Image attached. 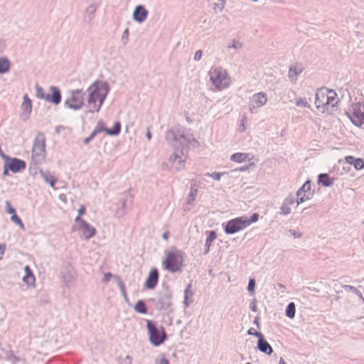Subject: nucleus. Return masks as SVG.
Here are the masks:
<instances>
[{"label": "nucleus", "mask_w": 364, "mask_h": 364, "mask_svg": "<svg viewBox=\"0 0 364 364\" xmlns=\"http://www.w3.org/2000/svg\"><path fill=\"white\" fill-rule=\"evenodd\" d=\"M267 101V94L262 92L255 94L250 99L249 111L252 114L257 112L259 108L266 104Z\"/></svg>", "instance_id": "nucleus-11"}, {"label": "nucleus", "mask_w": 364, "mask_h": 364, "mask_svg": "<svg viewBox=\"0 0 364 364\" xmlns=\"http://www.w3.org/2000/svg\"><path fill=\"white\" fill-rule=\"evenodd\" d=\"M50 91L51 93L46 95V101L55 105H59L62 99L60 90L58 87L51 86Z\"/></svg>", "instance_id": "nucleus-20"}, {"label": "nucleus", "mask_w": 364, "mask_h": 364, "mask_svg": "<svg viewBox=\"0 0 364 364\" xmlns=\"http://www.w3.org/2000/svg\"><path fill=\"white\" fill-rule=\"evenodd\" d=\"M184 255L182 251L176 249L174 251H167L162 263L164 269L171 273L182 272Z\"/></svg>", "instance_id": "nucleus-2"}, {"label": "nucleus", "mask_w": 364, "mask_h": 364, "mask_svg": "<svg viewBox=\"0 0 364 364\" xmlns=\"http://www.w3.org/2000/svg\"><path fill=\"white\" fill-rule=\"evenodd\" d=\"M99 91V104L97 105V112L100 111L109 91V86L107 82L98 80Z\"/></svg>", "instance_id": "nucleus-18"}, {"label": "nucleus", "mask_w": 364, "mask_h": 364, "mask_svg": "<svg viewBox=\"0 0 364 364\" xmlns=\"http://www.w3.org/2000/svg\"><path fill=\"white\" fill-rule=\"evenodd\" d=\"M11 67L10 60L6 57L0 58V74L8 73Z\"/></svg>", "instance_id": "nucleus-35"}, {"label": "nucleus", "mask_w": 364, "mask_h": 364, "mask_svg": "<svg viewBox=\"0 0 364 364\" xmlns=\"http://www.w3.org/2000/svg\"><path fill=\"white\" fill-rule=\"evenodd\" d=\"M250 154L247 153L237 152L231 155L230 160L237 163H242L250 161Z\"/></svg>", "instance_id": "nucleus-33"}, {"label": "nucleus", "mask_w": 364, "mask_h": 364, "mask_svg": "<svg viewBox=\"0 0 364 364\" xmlns=\"http://www.w3.org/2000/svg\"><path fill=\"white\" fill-rule=\"evenodd\" d=\"M206 234L208 235L205 242L207 245H212L213 240H215L217 237V233L215 230L207 231Z\"/></svg>", "instance_id": "nucleus-44"}, {"label": "nucleus", "mask_w": 364, "mask_h": 364, "mask_svg": "<svg viewBox=\"0 0 364 364\" xmlns=\"http://www.w3.org/2000/svg\"><path fill=\"white\" fill-rule=\"evenodd\" d=\"M345 160L349 165L353 166L354 168L357 171L363 170L364 168L363 159L355 158L353 156H346L345 157Z\"/></svg>", "instance_id": "nucleus-23"}, {"label": "nucleus", "mask_w": 364, "mask_h": 364, "mask_svg": "<svg viewBox=\"0 0 364 364\" xmlns=\"http://www.w3.org/2000/svg\"><path fill=\"white\" fill-rule=\"evenodd\" d=\"M198 191V184L196 181H192L190 187V193L186 198L187 204H192L196 200V196Z\"/></svg>", "instance_id": "nucleus-30"}, {"label": "nucleus", "mask_w": 364, "mask_h": 364, "mask_svg": "<svg viewBox=\"0 0 364 364\" xmlns=\"http://www.w3.org/2000/svg\"><path fill=\"white\" fill-rule=\"evenodd\" d=\"M343 287L346 291H350L354 294H357V296L362 300L363 303L364 304V297L363 296L362 293L356 287L348 284L344 285Z\"/></svg>", "instance_id": "nucleus-40"}, {"label": "nucleus", "mask_w": 364, "mask_h": 364, "mask_svg": "<svg viewBox=\"0 0 364 364\" xmlns=\"http://www.w3.org/2000/svg\"><path fill=\"white\" fill-rule=\"evenodd\" d=\"M10 171V169L6 166V164L4 162V171H3V176H6L9 175V172Z\"/></svg>", "instance_id": "nucleus-63"}, {"label": "nucleus", "mask_w": 364, "mask_h": 364, "mask_svg": "<svg viewBox=\"0 0 364 364\" xmlns=\"http://www.w3.org/2000/svg\"><path fill=\"white\" fill-rule=\"evenodd\" d=\"M327 97L326 98L325 105H328V109L329 106L334 107L339 102V100H336L337 94L333 90H329L326 88Z\"/></svg>", "instance_id": "nucleus-28"}, {"label": "nucleus", "mask_w": 364, "mask_h": 364, "mask_svg": "<svg viewBox=\"0 0 364 364\" xmlns=\"http://www.w3.org/2000/svg\"><path fill=\"white\" fill-rule=\"evenodd\" d=\"M284 202L285 203H287V205H289V206L292 205L294 204V203L296 202L295 200V198L293 196H291L289 195V196H287L284 200Z\"/></svg>", "instance_id": "nucleus-56"}, {"label": "nucleus", "mask_w": 364, "mask_h": 364, "mask_svg": "<svg viewBox=\"0 0 364 364\" xmlns=\"http://www.w3.org/2000/svg\"><path fill=\"white\" fill-rule=\"evenodd\" d=\"M6 211L11 214V215H14V213H16L15 208L11 205V203L9 201H6Z\"/></svg>", "instance_id": "nucleus-54"}, {"label": "nucleus", "mask_w": 364, "mask_h": 364, "mask_svg": "<svg viewBox=\"0 0 364 364\" xmlns=\"http://www.w3.org/2000/svg\"><path fill=\"white\" fill-rule=\"evenodd\" d=\"M193 295L192 284L190 283L186 287L184 290L183 304L186 307H188L193 302V299H191Z\"/></svg>", "instance_id": "nucleus-31"}, {"label": "nucleus", "mask_w": 364, "mask_h": 364, "mask_svg": "<svg viewBox=\"0 0 364 364\" xmlns=\"http://www.w3.org/2000/svg\"><path fill=\"white\" fill-rule=\"evenodd\" d=\"M225 172H213V173H205V176L212 178L213 180L215 181H220L221 178V176L224 175Z\"/></svg>", "instance_id": "nucleus-46"}, {"label": "nucleus", "mask_w": 364, "mask_h": 364, "mask_svg": "<svg viewBox=\"0 0 364 364\" xmlns=\"http://www.w3.org/2000/svg\"><path fill=\"white\" fill-rule=\"evenodd\" d=\"M114 276L111 272H107L104 274L102 282L107 283Z\"/></svg>", "instance_id": "nucleus-57"}, {"label": "nucleus", "mask_w": 364, "mask_h": 364, "mask_svg": "<svg viewBox=\"0 0 364 364\" xmlns=\"http://www.w3.org/2000/svg\"><path fill=\"white\" fill-rule=\"evenodd\" d=\"M21 109L22 112L20 114V118L22 121L26 122L28 119L32 110V102L27 94L23 95Z\"/></svg>", "instance_id": "nucleus-16"}, {"label": "nucleus", "mask_w": 364, "mask_h": 364, "mask_svg": "<svg viewBox=\"0 0 364 364\" xmlns=\"http://www.w3.org/2000/svg\"><path fill=\"white\" fill-rule=\"evenodd\" d=\"M165 139L175 149H180L181 154L187 151L188 144L191 143L190 138L185 135V130L182 127H173L168 129L166 132Z\"/></svg>", "instance_id": "nucleus-1"}, {"label": "nucleus", "mask_w": 364, "mask_h": 364, "mask_svg": "<svg viewBox=\"0 0 364 364\" xmlns=\"http://www.w3.org/2000/svg\"><path fill=\"white\" fill-rule=\"evenodd\" d=\"M223 230L227 235H233L244 230L246 226L243 221V217H237L228 220L223 224Z\"/></svg>", "instance_id": "nucleus-9"}, {"label": "nucleus", "mask_w": 364, "mask_h": 364, "mask_svg": "<svg viewBox=\"0 0 364 364\" xmlns=\"http://www.w3.org/2000/svg\"><path fill=\"white\" fill-rule=\"evenodd\" d=\"M361 106H363L364 107V105H362L360 102L353 105V115L346 112L351 122L358 127H361L364 122V112L361 111Z\"/></svg>", "instance_id": "nucleus-12"}, {"label": "nucleus", "mask_w": 364, "mask_h": 364, "mask_svg": "<svg viewBox=\"0 0 364 364\" xmlns=\"http://www.w3.org/2000/svg\"><path fill=\"white\" fill-rule=\"evenodd\" d=\"M280 214L287 215L291 213V208L289 205L285 203L284 201L280 207Z\"/></svg>", "instance_id": "nucleus-47"}, {"label": "nucleus", "mask_w": 364, "mask_h": 364, "mask_svg": "<svg viewBox=\"0 0 364 364\" xmlns=\"http://www.w3.org/2000/svg\"><path fill=\"white\" fill-rule=\"evenodd\" d=\"M124 364H132V358L129 355H126L124 360Z\"/></svg>", "instance_id": "nucleus-62"}, {"label": "nucleus", "mask_w": 364, "mask_h": 364, "mask_svg": "<svg viewBox=\"0 0 364 364\" xmlns=\"http://www.w3.org/2000/svg\"><path fill=\"white\" fill-rule=\"evenodd\" d=\"M155 364H170L169 360L166 358L164 353L160 355V357L155 359Z\"/></svg>", "instance_id": "nucleus-48"}, {"label": "nucleus", "mask_w": 364, "mask_h": 364, "mask_svg": "<svg viewBox=\"0 0 364 364\" xmlns=\"http://www.w3.org/2000/svg\"><path fill=\"white\" fill-rule=\"evenodd\" d=\"M327 97L326 88L318 89L316 92L315 105L316 108L322 113H328V105H325Z\"/></svg>", "instance_id": "nucleus-15"}, {"label": "nucleus", "mask_w": 364, "mask_h": 364, "mask_svg": "<svg viewBox=\"0 0 364 364\" xmlns=\"http://www.w3.org/2000/svg\"><path fill=\"white\" fill-rule=\"evenodd\" d=\"M296 105L299 107H304L307 108L310 107V105L306 102V100L302 98H299V100H297L296 102Z\"/></svg>", "instance_id": "nucleus-53"}, {"label": "nucleus", "mask_w": 364, "mask_h": 364, "mask_svg": "<svg viewBox=\"0 0 364 364\" xmlns=\"http://www.w3.org/2000/svg\"><path fill=\"white\" fill-rule=\"evenodd\" d=\"M296 314V306L294 302L287 304L285 309V315L289 318H294Z\"/></svg>", "instance_id": "nucleus-38"}, {"label": "nucleus", "mask_w": 364, "mask_h": 364, "mask_svg": "<svg viewBox=\"0 0 364 364\" xmlns=\"http://www.w3.org/2000/svg\"><path fill=\"white\" fill-rule=\"evenodd\" d=\"M250 309L251 311L256 312L257 311V300L256 299H253L250 304Z\"/></svg>", "instance_id": "nucleus-58"}, {"label": "nucleus", "mask_w": 364, "mask_h": 364, "mask_svg": "<svg viewBox=\"0 0 364 364\" xmlns=\"http://www.w3.org/2000/svg\"><path fill=\"white\" fill-rule=\"evenodd\" d=\"M173 294L168 287L159 291L156 299H152L155 302V306L160 311H168L172 306Z\"/></svg>", "instance_id": "nucleus-5"}, {"label": "nucleus", "mask_w": 364, "mask_h": 364, "mask_svg": "<svg viewBox=\"0 0 364 364\" xmlns=\"http://www.w3.org/2000/svg\"><path fill=\"white\" fill-rule=\"evenodd\" d=\"M296 197H297V198L296 200V206H298L300 203H304V202L306 201L307 200H309L312 196H311L309 195L304 194V195H301V196H296Z\"/></svg>", "instance_id": "nucleus-51"}, {"label": "nucleus", "mask_w": 364, "mask_h": 364, "mask_svg": "<svg viewBox=\"0 0 364 364\" xmlns=\"http://www.w3.org/2000/svg\"><path fill=\"white\" fill-rule=\"evenodd\" d=\"M309 195L311 196H313L314 193L311 192V181L307 180L306 182L303 184V186L299 188V190L296 191V196H299L301 195Z\"/></svg>", "instance_id": "nucleus-34"}, {"label": "nucleus", "mask_w": 364, "mask_h": 364, "mask_svg": "<svg viewBox=\"0 0 364 364\" xmlns=\"http://www.w3.org/2000/svg\"><path fill=\"white\" fill-rule=\"evenodd\" d=\"M253 323L257 326V328H260L259 317V316L255 317V318L253 320Z\"/></svg>", "instance_id": "nucleus-64"}, {"label": "nucleus", "mask_w": 364, "mask_h": 364, "mask_svg": "<svg viewBox=\"0 0 364 364\" xmlns=\"http://www.w3.org/2000/svg\"><path fill=\"white\" fill-rule=\"evenodd\" d=\"M257 348L261 353L268 355H270L273 353L272 346L267 341L264 336L258 339Z\"/></svg>", "instance_id": "nucleus-21"}, {"label": "nucleus", "mask_w": 364, "mask_h": 364, "mask_svg": "<svg viewBox=\"0 0 364 364\" xmlns=\"http://www.w3.org/2000/svg\"><path fill=\"white\" fill-rule=\"evenodd\" d=\"M190 141H191V143L188 144V146L192 145L193 147H196V148H197L200 146L199 142L195 138L190 139Z\"/></svg>", "instance_id": "nucleus-61"}, {"label": "nucleus", "mask_w": 364, "mask_h": 364, "mask_svg": "<svg viewBox=\"0 0 364 364\" xmlns=\"http://www.w3.org/2000/svg\"><path fill=\"white\" fill-rule=\"evenodd\" d=\"M95 129L98 133L105 132L109 136H117L121 132V123L119 121L115 122L112 128L109 129L105 126L102 120H99Z\"/></svg>", "instance_id": "nucleus-13"}, {"label": "nucleus", "mask_w": 364, "mask_h": 364, "mask_svg": "<svg viewBox=\"0 0 364 364\" xmlns=\"http://www.w3.org/2000/svg\"><path fill=\"white\" fill-rule=\"evenodd\" d=\"M97 6L95 4H90L85 11L83 21L87 24H90L95 16Z\"/></svg>", "instance_id": "nucleus-22"}, {"label": "nucleus", "mask_w": 364, "mask_h": 364, "mask_svg": "<svg viewBox=\"0 0 364 364\" xmlns=\"http://www.w3.org/2000/svg\"><path fill=\"white\" fill-rule=\"evenodd\" d=\"M243 217V221L245 224V226L247 227L253 223H256L259 219V214L257 213H253L250 218L246 216Z\"/></svg>", "instance_id": "nucleus-39"}, {"label": "nucleus", "mask_w": 364, "mask_h": 364, "mask_svg": "<svg viewBox=\"0 0 364 364\" xmlns=\"http://www.w3.org/2000/svg\"><path fill=\"white\" fill-rule=\"evenodd\" d=\"M114 278L116 280L120 290L125 288V284L119 275H114Z\"/></svg>", "instance_id": "nucleus-55"}, {"label": "nucleus", "mask_w": 364, "mask_h": 364, "mask_svg": "<svg viewBox=\"0 0 364 364\" xmlns=\"http://www.w3.org/2000/svg\"><path fill=\"white\" fill-rule=\"evenodd\" d=\"M81 227L82 229V232L85 239L89 240L96 235V229L93 226L90 225L87 222L82 221Z\"/></svg>", "instance_id": "nucleus-25"}, {"label": "nucleus", "mask_w": 364, "mask_h": 364, "mask_svg": "<svg viewBox=\"0 0 364 364\" xmlns=\"http://www.w3.org/2000/svg\"><path fill=\"white\" fill-rule=\"evenodd\" d=\"M100 87H98V80H96L92 85L87 89L88 92L87 103L90 107L89 110L85 112V114L97 112V98H99Z\"/></svg>", "instance_id": "nucleus-7"}, {"label": "nucleus", "mask_w": 364, "mask_h": 364, "mask_svg": "<svg viewBox=\"0 0 364 364\" xmlns=\"http://www.w3.org/2000/svg\"><path fill=\"white\" fill-rule=\"evenodd\" d=\"M133 202V196L130 193V190L123 192L117 204L114 215L118 218H121L126 214L127 205H132Z\"/></svg>", "instance_id": "nucleus-8"}, {"label": "nucleus", "mask_w": 364, "mask_h": 364, "mask_svg": "<svg viewBox=\"0 0 364 364\" xmlns=\"http://www.w3.org/2000/svg\"><path fill=\"white\" fill-rule=\"evenodd\" d=\"M35 87H36V97L38 98H39V99H42V100H46V95L47 94H45L43 87H41L38 84L36 85Z\"/></svg>", "instance_id": "nucleus-45"}, {"label": "nucleus", "mask_w": 364, "mask_h": 364, "mask_svg": "<svg viewBox=\"0 0 364 364\" xmlns=\"http://www.w3.org/2000/svg\"><path fill=\"white\" fill-rule=\"evenodd\" d=\"M39 173L46 183H48L49 186L52 188L55 186L57 182V178L53 175H52L50 171H44L42 169H40Z\"/></svg>", "instance_id": "nucleus-29"}, {"label": "nucleus", "mask_w": 364, "mask_h": 364, "mask_svg": "<svg viewBox=\"0 0 364 364\" xmlns=\"http://www.w3.org/2000/svg\"><path fill=\"white\" fill-rule=\"evenodd\" d=\"M42 164H34V161L31 159V161L29 164L28 171L29 173L33 176H35L38 173V166L41 165Z\"/></svg>", "instance_id": "nucleus-42"}, {"label": "nucleus", "mask_w": 364, "mask_h": 364, "mask_svg": "<svg viewBox=\"0 0 364 364\" xmlns=\"http://www.w3.org/2000/svg\"><path fill=\"white\" fill-rule=\"evenodd\" d=\"M134 310L141 314L148 313V309L144 300H138L134 306Z\"/></svg>", "instance_id": "nucleus-37"}, {"label": "nucleus", "mask_w": 364, "mask_h": 364, "mask_svg": "<svg viewBox=\"0 0 364 364\" xmlns=\"http://www.w3.org/2000/svg\"><path fill=\"white\" fill-rule=\"evenodd\" d=\"M11 220L17 225L21 229H24V224L21 219L18 217L16 213H14V215L11 216Z\"/></svg>", "instance_id": "nucleus-43"}, {"label": "nucleus", "mask_w": 364, "mask_h": 364, "mask_svg": "<svg viewBox=\"0 0 364 364\" xmlns=\"http://www.w3.org/2000/svg\"><path fill=\"white\" fill-rule=\"evenodd\" d=\"M334 178L330 177L328 173H323L318 176V184L321 185L323 187H331L333 186L334 182Z\"/></svg>", "instance_id": "nucleus-26"}, {"label": "nucleus", "mask_w": 364, "mask_h": 364, "mask_svg": "<svg viewBox=\"0 0 364 364\" xmlns=\"http://www.w3.org/2000/svg\"><path fill=\"white\" fill-rule=\"evenodd\" d=\"M85 92L81 89H76L70 92V97H68L64 105L71 109L78 110L84 105V95Z\"/></svg>", "instance_id": "nucleus-6"}, {"label": "nucleus", "mask_w": 364, "mask_h": 364, "mask_svg": "<svg viewBox=\"0 0 364 364\" xmlns=\"http://www.w3.org/2000/svg\"><path fill=\"white\" fill-rule=\"evenodd\" d=\"M183 154H181L180 152V149L178 148L175 149V152L173 154L171 155L168 161L171 162L172 164H174L176 162L177 159H179V166H176L177 170H181L184 168L185 166V160L182 159V156Z\"/></svg>", "instance_id": "nucleus-27"}, {"label": "nucleus", "mask_w": 364, "mask_h": 364, "mask_svg": "<svg viewBox=\"0 0 364 364\" xmlns=\"http://www.w3.org/2000/svg\"><path fill=\"white\" fill-rule=\"evenodd\" d=\"M159 277L158 269L156 268L151 269L145 281L144 287L147 289H154L158 284Z\"/></svg>", "instance_id": "nucleus-19"}, {"label": "nucleus", "mask_w": 364, "mask_h": 364, "mask_svg": "<svg viewBox=\"0 0 364 364\" xmlns=\"http://www.w3.org/2000/svg\"><path fill=\"white\" fill-rule=\"evenodd\" d=\"M4 163L9 167L10 171L14 173H19L21 171L25 170L26 168V161L16 157L6 158Z\"/></svg>", "instance_id": "nucleus-14"}, {"label": "nucleus", "mask_w": 364, "mask_h": 364, "mask_svg": "<svg viewBox=\"0 0 364 364\" xmlns=\"http://www.w3.org/2000/svg\"><path fill=\"white\" fill-rule=\"evenodd\" d=\"M302 72L301 68L291 66L289 69L288 77L291 82H295L297 80V77Z\"/></svg>", "instance_id": "nucleus-36"}, {"label": "nucleus", "mask_w": 364, "mask_h": 364, "mask_svg": "<svg viewBox=\"0 0 364 364\" xmlns=\"http://www.w3.org/2000/svg\"><path fill=\"white\" fill-rule=\"evenodd\" d=\"M247 333L248 335L254 336L257 337L258 339H259V338H262L264 336L261 332L256 331L253 328H249Z\"/></svg>", "instance_id": "nucleus-52"}, {"label": "nucleus", "mask_w": 364, "mask_h": 364, "mask_svg": "<svg viewBox=\"0 0 364 364\" xmlns=\"http://www.w3.org/2000/svg\"><path fill=\"white\" fill-rule=\"evenodd\" d=\"M255 280L254 278H250L249 279V282H248V285H247V291L251 293V294H254L255 293Z\"/></svg>", "instance_id": "nucleus-49"}, {"label": "nucleus", "mask_w": 364, "mask_h": 364, "mask_svg": "<svg viewBox=\"0 0 364 364\" xmlns=\"http://www.w3.org/2000/svg\"><path fill=\"white\" fill-rule=\"evenodd\" d=\"M289 232L294 238H300L302 236V233L299 232H296L294 230H289Z\"/></svg>", "instance_id": "nucleus-60"}, {"label": "nucleus", "mask_w": 364, "mask_h": 364, "mask_svg": "<svg viewBox=\"0 0 364 364\" xmlns=\"http://www.w3.org/2000/svg\"><path fill=\"white\" fill-rule=\"evenodd\" d=\"M149 14V11L144 5H137L133 11L132 18L138 23H141L146 21Z\"/></svg>", "instance_id": "nucleus-17"}, {"label": "nucleus", "mask_w": 364, "mask_h": 364, "mask_svg": "<svg viewBox=\"0 0 364 364\" xmlns=\"http://www.w3.org/2000/svg\"><path fill=\"white\" fill-rule=\"evenodd\" d=\"M146 328L149 341L154 346H159L167 339L168 336L162 326L158 327L156 323L151 320H146Z\"/></svg>", "instance_id": "nucleus-3"}, {"label": "nucleus", "mask_w": 364, "mask_h": 364, "mask_svg": "<svg viewBox=\"0 0 364 364\" xmlns=\"http://www.w3.org/2000/svg\"><path fill=\"white\" fill-rule=\"evenodd\" d=\"M31 159L34 164H43L46 159V137L43 132H38L33 140Z\"/></svg>", "instance_id": "nucleus-4"}, {"label": "nucleus", "mask_w": 364, "mask_h": 364, "mask_svg": "<svg viewBox=\"0 0 364 364\" xmlns=\"http://www.w3.org/2000/svg\"><path fill=\"white\" fill-rule=\"evenodd\" d=\"M25 275L23 277V282L28 287H33L35 286L36 278L29 266L26 265L24 267Z\"/></svg>", "instance_id": "nucleus-24"}, {"label": "nucleus", "mask_w": 364, "mask_h": 364, "mask_svg": "<svg viewBox=\"0 0 364 364\" xmlns=\"http://www.w3.org/2000/svg\"><path fill=\"white\" fill-rule=\"evenodd\" d=\"M6 359L9 360L12 364H16L18 363L21 359L20 358L15 355L14 352L12 350H9L6 353Z\"/></svg>", "instance_id": "nucleus-41"}, {"label": "nucleus", "mask_w": 364, "mask_h": 364, "mask_svg": "<svg viewBox=\"0 0 364 364\" xmlns=\"http://www.w3.org/2000/svg\"><path fill=\"white\" fill-rule=\"evenodd\" d=\"M129 30L128 28H127L124 32L122 33V43L124 46L127 45L129 41Z\"/></svg>", "instance_id": "nucleus-50"}, {"label": "nucleus", "mask_w": 364, "mask_h": 364, "mask_svg": "<svg viewBox=\"0 0 364 364\" xmlns=\"http://www.w3.org/2000/svg\"><path fill=\"white\" fill-rule=\"evenodd\" d=\"M202 55H203V52L201 50H197L194 55V60H196V61L200 60L201 59Z\"/></svg>", "instance_id": "nucleus-59"}, {"label": "nucleus", "mask_w": 364, "mask_h": 364, "mask_svg": "<svg viewBox=\"0 0 364 364\" xmlns=\"http://www.w3.org/2000/svg\"><path fill=\"white\" fill-rule=\"evenodd\" d=\"M227 73L221 68H215L210 72V80L211 82L218 89L225 88L228 86L226 80Z\"/></svg>", "instance_id": "nucleus-10"}, {"label": "nucleus", "mask_w": 364, "mask_h": 364, "mask_svg": "<svg viewBox=\"0 0 364 364\" xmlns=\"http://www.w3.org/2000/svg\"><path fill=\"white\" fill-rule=\"evenodd\" d=\"M62 279L64 284L68 287H70L75 280L73 272L69 269L62 272Z\"/></svg>", "instance_id": "nucleus-32"}]
</instances>
